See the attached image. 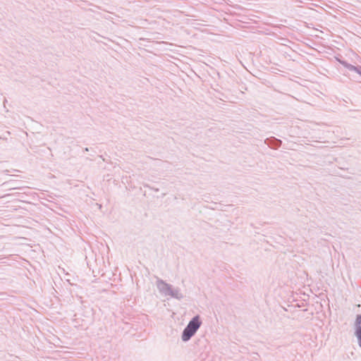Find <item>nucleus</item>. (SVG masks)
<instances>
[{"instance_id":"obj_1","label":"nucleus","mask_w":361,"mask_h":361,"mask_svg":"<svg viewBox=\"0 0 361 361\" xmlns=\"http://www.w3.org/2000/svg\"><path fill=\"white\" fill-rule=\"evenodd\" d=\"M200 324L201 323L197 317L193 318L183 331L182 336L183 340L184 341L189 340L199 329Z\"/></svg>"},{"instance_id":"obj_4","label":"nucleus","mask_w":361,"mask_h":361,"mask_svg":"<svg viewBox=\"0 0 361 361\" xmlns=\"http://www.w3.org/2000/svg\"><path fill=\"white\" fill-rule=\"evenodd\" d=\"M360 346H361V339H360Z\"/></svg>"},{"instance_id":"obj_3","label":"nucleus","mask_w":361,"mask_h":361,"mask_svg":"<svg viewBox=\"0 0 361 361\" xmlns=\"http://www.w3.org/2000/svg\"><path fill=\"white\" fill-rule=\"evenodd\" d=\"M351 69L355 71L356 72H357L359 74L361 75V69L359 70L358 68H357L356 67H354V66H352Z\"/></svg>"},{"instance_id":"obj_2","label":"nucleus","mask_w":361,"mask_h":361,"mask_svg":"<svg viewBox=\"0 0 361 361\" xmlns=\"http://www.w3.org/2000/svg\"><path fill=\"white\" fill-rule=\"evenodd\" d=\"M355 334L359 339H361V327L358 326L356 329Z\"/></svg>"},{"instance_id":"obj_5","label":"nucleus","mask_w":361,"mask_h":361,"mask_svg":"<svg viewBox=\"0 0 361 361\" xmlns=\"http://www.w3.org/2000/svg\"><path fill=\"white\" fill-rule=\"evenodd\" d=\"M360 320H361V317H360V319H358V321H360Z\"/></svg>"},{"instance_id":"obj_6","label":"nucleus","mask_w":361,"mask_h":361,"mask_svg":"<svg viewBox=\"0 0 361 361\" xmlns=\"http://www.w3.org/2000/svg\"><path fill=\"white\" fill-rule=\"evenodd\" d=\"M360 320H361V317H360V319H358V321H360Z\"/></svg>"}]
</instances>
